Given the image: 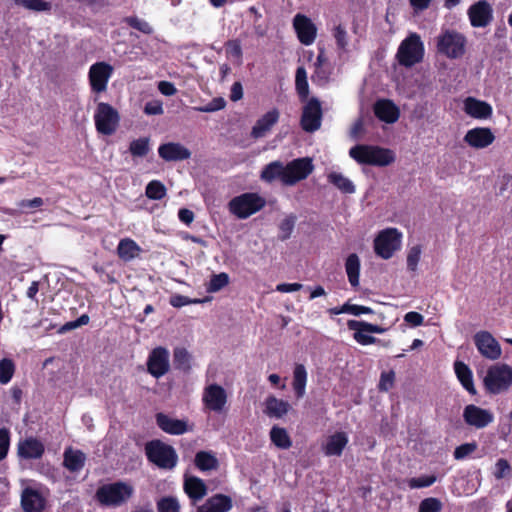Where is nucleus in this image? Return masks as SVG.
<instances>
[{
  "label": "nucleus",
  "mask_w": 512,
  "mask_h": 512,
  "mask_svg": "<svg viewBox=\"0 0 512 512\" xmlns=\"http://www.w3.org/2000/svg\"><path fill=\"white\" fill-rule=\"evenodd\" d=\"M295 87L301 101H306L309 95V85L306 69L302 66L296 70Z\"/></svg>",
  "instance_id": "obj_38"
},
{
  "label": "nucleus",
  "mask_w": 512,
  "mask_h": 512,
  "mask_svg": "<svg viewBox=\"0 0 512 512\" xmlns=\"http://www.w3.org/2000/svg\"><path fill=\"white\" fill-rule=\"evenodd\" d=\"M402 234L396 228L382 230L374 240L375 253L383 258L390 259L401 246Z\"/></svg>",
  "instance_id": "obj_10"
},
{
  "label": "nucleus",
  "mask_w": 512,
  "mask_h": 512,
  "mask_svg": "<svg viewBox=\"0 0 512 512\" xmlns=\"http://www.w3.org/2000/svg\"><path fill=\"white\" fill-rule=\"evenodd\" d=\"M345 270L351 286L358 287L360 274V259L357 254L352 253L347 257L345 262Z\"/></svg>",
  "instance_id": "obj_35"
},
{
  "label": "nucleus",
  "mask_w": 512,
  "mask_h": 512,
  "mask_svg": "<svg viewBox=\"0 0 512 512\" xmlns=\"http://www.w3.org/2000/svg\"><path fill=\"white\" fill-rule=\"evenodd\" d=\"M314 73L311 76L312 82L318 86H325L330 81L332 68L330 65L314 66Z\"/></svg>",
  "instance_id": "obj_42"
},
{
  "label": "nucleus",
  "mask_w": 512,
  "mask_h": 512,
  "mask_svg": "<svg viewBox=\"0 0 512 512\" xmlns=\"http://www.w3.org/2000/svg\"><path fill=\"white\" fill-rule=\"evenodd\" d=\"M63 465L71 472H79L85 465L86 456L81 450H73L71 447L64 451Z\"/></svg>",
  "instance_id": "obj_31"
},
{
  "label": "nucleus",
  "mask_w": 512,
  "mask_h": 512,
  "mask_svg": "<svg viewBox=\"0 0 512 512\" xmlns=\"http://www.w3.org/2000/svg\"><path fill=\"white\" fill-rule=\"evenodd\" d=\"M435 40L437 52L449 59H459L465 54L466 37L455 30L442 31Z\"/></svg>",
  "instance_id": "obj_4"
},
{
  "label": "nucleus",
  "mask_w": 512,
  "mask_h": 512,
  "mask_svg": "<svg viewBox=\"0 0 512 512\" xmlns=\"http://www.w3.org/2000/svg\"><path fill=\"white\" fill-rule=\"evenodd\" d=\"M203 301L200 299H190L187 296L183 295H173L170 298V304L175 308H180L189 304L202 303Z\"/></svg>",
  "instance_id": "obj_57"
},
{
  "label": "nucleus",
  "mask_w": 512,
  "mask_h": 512,
  "mask_svg": "<svg viewBox=\"0 0 512 512\" xmlns=\"http://www.w3.org/2000/svg\"><path fill=\"white\" fill-rule=\"evenodd\" d=\"M483 384L491 394L506 391L512 385V368L507 364L492 365L483 378Z\"/></svg>",
  "instance_id": "obj_7"
},
{
  "label": "nucleus",
  "mask_w": 512,
  "mask_h": 512,
  "mask_svg": "<svg viewBox=\"0 0 512 512\" xmlns=\"http://www.w3.org/2000/svg\"><path fill=\"white\" fill-rule=\"evenodd\" d=\"M150 152L148 137L139 138L130 142V154L134 157H144Z\"/></svg>",
  "instance_id": "obj_44"
},
{
  "label": "nucleus",
  "mask_w": 512,
  "mask_h": 512,
  "mask_svg": "<svg viewBox=\"0 0 512 512\" xmlns=\"http://www.w3.org/2000/svg\"><path fill=\"white\" fill-rule=\"evenodd\" d=\"M477 449L476 442L462 444L454 450V458L456 460H462L472 454Z\"/></svg>",
  "instance_id": "obj_51"
},
{
  "label": "nucleus",
  "mask_w": 512,
  "mask_h": 512,
  "mask_svg": "<svg viewBox=\"0 0 512 512\" xmlns=\"http://www.w3.org/2000/svg\"><path fill=\"white\" fill-rule=\"evenodd\" d=\"M313 169L312 160L308 157L294 159L286 165L276 160L263 167L260 179L269 184L279 180L285 186H293L297 182L306 179Z\"/></svg>",
  "instance_id": "obj_1"
},
{
  "label": "nucleus",
  "mask_w": 512,
  "mask_h": 512,
  "mask_svg": "<svg viewBox=\"0 0 512 512\" xmlns=\"http://www.w3.org/2000/svg\"><path fill=\"white\" fill-rule=\"evenodd\" d=\"M329 183L333 184L339 191L344 194H353L356 190L353 182L339 172H330L327 175Z\"/></svg>",
  "instance_id": "obj_34"
},
{
  "label": "nucleus",
  "mask_w": 512,
  "mask_h": 512,
  "mask_svg": "<svg viewBox=\"0 0 512 512\" xmlns=\"http://www.w3.org/2000/svg\"><path fill=\"white\" fill-rule=\"evenodd\" d=\"M421 247L419 245L410 248L407 255V268L411 271L417 269L418 262L421 257Z\"/></svg>",
  "instance_id": "obj_52"
},
{
  "label": "nucleus",
  "mask_w": 512,
  "mask_h": 512,
  "mask_svg": "<svg viewBox=\"0 0 512 512\" xmlns=\"http://www.w3.org/2000/svg\"><path fill=\"white\" fill-rule=\"evenodd\" d=\"M158 512H180V503L177 498L165 496L157 501Z\"/></svg>",
  "instance_id": "obj_46"
},
{
  "label": "nucleus",
  "mask_w": 512,
  "mask_h": 512,
  "mask_svg": "<svg viewBox=\"0 0 512 512\" xmlns=\"http://www.w3.org/2000/svg\"><path fill=\"white\" fill-rule=\"evenodd\" d=\"M233 508V500L225 494H215L209 497L196 512H229Z\"/></svg>",
  "instance_id": "obj_24"
},
{
  "label": "nucleus",
  "mask_w": 512,
  "mask_h": 512,
  "mask_svg": "<svg viewBox=\"0 0 512 512\" xmlns=\"http://www.w3.org/2000/svg\"><path fill=\"white\" fill-rule=\"evenodd\" d=\"M404 320L410 325L416 327L423 324L424 317L418 312L411 311L404 316Z\"/></svg>",
  "instance_id": "obj_62"
},
{
  "label": "nucleus",
  "mask_w": 512,
  "mask_h": 512,
  "mask_svg": "<svg viewBox=\"0 0 512 512\" xmlns=\"http://www.w3.org/2000/svg\"><path fill=\"white\" fill-rule=\"evenodd\" d=\"M334 38L336 40L337 47L341 50H345L348 46V36L346 30L338 25L334 28Z\"/></svg>",
  "instance_id": "obj_56"
},
{
  "label": "nucleus",
  "mask_w": 512,
  "mask_h": 512,
  "mask_svg": "<svg viewBox=\"0 0 512 512\" xmlns=\"http://www.w3.org/2000/svg\"><path fill=\"white\" fill-rule=\"evenodd\" d=\"M374 113L377 118L386 123H394L399 118L398 107L388 99L378 100L374 104Z\"/></svg>",
  "instance_id": "obj_27"
},
{
  "label": "nucleus",
  "mask_w": 512,
  "mask_h": 512,
  "mask_svg": "<svg viewBox=\"0 0 512 512\" xmlns=\"http://www.w3.org/2000/svg\"><path fill=\"white\" fill-rule=\"evenodd\" d=\"M45 453L44 444L36 437L30 436L18 442L17 455L21 459H40Z\"/></svg>",
  "instance_id": "obj_20"
},
{
  "label": "nucleus",
  "mask_w": 512,
  "mask_h": 512,
  "mask_svg": "<svg viewBox=\"0 0 512 512\" xmlns=\"http://www.w3.org/2000/svg\"><path fill=\"white\" fill-rule=\"evenodd\" d=\"M170 369V354L168 349L159 346L154 348L147 359V370L155 378L164 376Z\"/></svg>",
  "instance_id": "obj_14"
},
{
  "label": "nucleus",
  "mask_w": 512,
  "mask_h": 512,
  "mask_svg": "<svg viewBox=\"0 0 512 512\" xmlns=\"http://www.w3.org/2000/svg\"><path fill=\"white\" fill-rule=\"evenodd\" d=\"M229 283V276L227 273L222 272L219 274L212 275L208 285L207 291L210 293H215L223 289Z\"/></svg>",
  "instance_id": "obj_48"
},
{
  "label": "nucleus",
  "mask_w": 512,
  "mask_h": 512,
  "mask_svg": "<svg viewBox=\"0 0 512 512\" xmlns=\"http://www.w3.org/2000/svg\"><path fill=\"white\" fill-rule=\"evenodd\" d=\"M10 446V432L7 428H0V461L6 458Z\"/></svg>",
  "instance_id": "obj_54"
},
{
  "label": "nucleus",
  "mask_w": 512,
  "mask_h": 512,
  "mask_svg": "<svg viewBox=\"0 0 512 512\" xmlns=\"http://www.w3.org/2000/svg\"><path fill=\"white\" fill-rule=\"evenodd\" d=\"M226 46V53L229 57H234L237 59L238 63H242V48L241 43L237 39L229 40L225 44Z\"/></svg>",
  "instance_id": "obj_50"
},
{
  "label": "nucleus",
  "mask_w": 512,
  "mask_h": 512,
  "mask_svg": "<svg viewBox=\"0 0 512 512\" xmlns=\"http://www.w3.org/2000/svg\"><path fill=\"white\" fill-rule=\"evenodd\" d=\"M496 471L494 472V476L497 479H502L505 476L509 475L511 473V466L505 459H499L496 462Z\"/></svg>",
  "instance_id": "obj_59"
},
{
  "label": "nucleus",
  "mask_w": 512,
  "mask_h": 512,
  "mask_svg": "<svg viewBox=\"0 0 512 512\" xmlns=\"http://www.w3.org/2000/svg\"><path fill=\"white\" fill-rule=\"evenodd\" d=\"M424 57V44L417 33H410L399 45L396 58L400 65L412 67Z\"/></svg>",
  "instance_id": "obj_5"
},
{
  "label": "nucleus",
  "mask_w": 512,
  "mask_h": 512,
  "mask_svg": "<svg viewBox=\"0 0 512 512\" xmlns=\"http://www.w3.org/2000/svg\"><path fill=\"white\" fill-rule=\"evenodd\" d=\"M297 217L293 214H290L286 216L279 224V239L281 240H287L290 238L295 224H296Z\"/></svg>",
  "instance_id": "obj_47"
},
{
  "label": "nucleus",
  "mask_w": 512,
  "mask_h": 512,
  "mask_svg": "<svg viewBox=\"0 0 512 512\" xmlns=\"http://www.w3.org/2000/svg\"><path fill=\"white\" fill-rule=\"evenodd\" d=\"M130 27H133L145 34H151L153 32L150 24L139 18H130Z\"/></svg>",
  "instance_id": "obj_60"
},
{
  "label": "nucleus",
  "mask_w": 512,
  "mask_h": 512,
  "mask_svg": "<svg viewBox=\"0 0 512 512\" xmlns=\"http://www.w3.org/2000/svg\"><path fill=\"white\" fill-rule=\"evenodd\" d=\"M118 111L110 104L100 102L94 114L95 127L98 133L106 136L113 135L119 126Z\"/></svg>",
  "instance_id": "obj_8"
},
{
  "label": "nucleus",
  "mask_w": 512,
  "mask_h": 512,
  "mask_svg": "<svg viewBox=\"0 0 512 512\" xmlns=\"http://www.w3.org/2000/svg\"><path fill=\"white\" fill-rule=\"evenodd\" d=\"M464 111L467 115L476 119H488L492 115V107L485 101L468 97L464 101Z\"/></svg>",
  "instance_id": "obj_28"
},
{
  "label": "nucleus",
  "mask_w": 512,
  "mask_h": 512,
  "mask_svg": "<svg viewBox=\"0 0 512 512\" xmlns=\"http://www.w3.org/2000/svg\"><path fill=\"white\" fill-rule=\"evenodd\" d=\"M322 107L316 97L310 98L303 106L301 115V127L306 132H314L321 126Z\"/></svg>",
  "instance_id": "obj_13"
},
{
  "label": "nucleus",
  "mask_w": 512,
  "mask_h": 512,
  "mask_svg": "<svg viewBox=\"0 0 512 512\" xmlns=\"http://www.w3.org/2000/svg\"><path fill=\"white\" fill-rule=\"evenodd\" d=\"M467 13L473 27L484 28L493 20V9L486 0H480L471 5Z\"/></svg>",
  "instance_id": "obj_18"
},
{
  "label": "nucleus",
  "mask_w": 512,
  "mask_h": 512,
  "mask_svg": "<svg viewBox=\"0 0 512 512\" xmlns=\"http://www.w3.org/2000/svg\"><path fill=\"white\" fill-rule=\"evenodd\" d=\"M146 196L152 200H161L166 196V187L158 180H152L146 186Z\"/></svg>",
  "instance_id": "obj_45"
},
{
  "label": "nucleus",
  "mask_w": 512,
  "mask_h": 512,
  "mask_svg": "<svg viewBox=\"0 0 512 512\" xmlns=\"http://www.w3.org/2000/svg\"><path fill=\"white\" fill-rule=\"evenodd\" d=\"M145 452L148 460L161 469L170 470L177 464L178 456L175 449L160 440L146 443Z\"/></svg>",
  "instance_id": "obj_6"
},
{
  "label": "nucleus",
  "mask_w": 512,
  "mask_h": 512,
  "mask_svg": "<svg viewBox=\"0 0 512 512\" xmlns=\"http://www.w3.org/2000/svg\"><path fill=\"white\" fill-rule=\"evenodd\" d=\"M184 491L193 501H199L207 494V487L202 479L191 476L184 480Z\"/></svg>",
  "instance_id": "obj_30"
},
{
  "label": "nucleus",
  "mask_w": 512,
  "mask_h": 512,
  "mask_svg": "<svg viewBox=\"0 0 512 512\" xmlns=\"http://www.w3.org/2000/svg\"><path fill=\"white\" fill-rule=\"evenodd\" d=\"M371 313H373V310L370 307L351 304L348 302V314H351L354 316H360L361 314H371Z\"/></svg>",
  "instance_id": "obj_61"
},
{
  "label": "nucleus",
  "mask_w": 512,
  "mask_h": 512,
  "mask_svg": "<svg viewBox=\"0 0 512 512\" xmlns=\"http://www.w3.org/2000/svg\"><path fill=\"white\" fill-rule=\"evenodd\" d=\"M347 327L349 330L354 331L353 338L361 345H370L378 342L377 338L368 333L382 334L386 331V328L379 325L358 320H348Z\"/></svg>",
  "instance_id": "obj_12"
},
{
  "label": "nucleus",
  "mask_w": 512,
  "mask_h": 512,
  "mask_svg": "<svg viewBox=\"0 0 512 512\" xmlns=\"http://www.w3.org/2000/svg\"><path fill=\"white\" fill-rule=\"evenodd\" d=\"M307 383V371L303 364H296L293 371V389L298 398H302L305 394Z\"/></svg>",
  "instance_id": "obj_36"
},
{
  "label": "nucleus",
  "mask_w": 512,
  "mask_h": 512,
  "mask_svg": "<svg viewBox=\"0 0 512 512\" xmlns=\"http://www.w3.org/2000/svg\"><path fill=\"white\" fill-rule=\"evenodd\" d=\"M156 423L161 430L171 435H181L188 431L186 421L172 418L164 413L156 414Z\"/></svg>",
  "instance_id": "obj_26"
},
{
  "label": "nucleus",
  "mask_w": 512,
  "mask_h": 512,
  "mask_svg": "<svg viewBox=\"0 0 512 512\" xmlns=\"http://www.w3.org/2000/svg\"><path fill=\"white\" fill-rule=\"evenodd\" d=\"M158 90L165 96H172L177 92L174 84L168 81H160L158 83Z\"/></svg>",
  "instance_id": "obj_63"
},
{
  "label": "nucleus",
  "mask_w": 512,
  "mask_h": 512,
  "mask_svg": "<svg viewBox=\"0 0 512 512\" xmlns=\"http://www.w3.org/2000/svg\"><path fill=\"white\" fill-rule=\"evenodd\" d=\"M113 74V67L106 62H96L90 66L88 80L92 93L106 92L109 79Z\"/></svg>",
  "instance_id": "obj_11"
},
{
  "label": "nucleus",
  "mask_w": 512,
  "mask_h": 512,
  "mask_svg": "<svg viewBox=\"0 0 512 512\" xmlns=\"http://www.w3.org/2000/svg\"><path fill=\"white\" fill-rule=\"evenodd\" d=\"M463 419L467 425L482 429L494 421V415L487 409L469 404L464 408Z\"/></svg>",
  "instance_id": "obj_16"
},
{
  "label": "nucleus",
  "mask_w": 512,
  "mask_h": 512,
  "mask_svg": "<svg viewBox=\"0 0 512 512\" xmlns=\"http://www.w3.org/2000/svg\"><path fill=\"white\" fill-rule=\"evenodd\" d=\"M474 343L477 350L483 357L489 360H497L501 357V346L490 332H477L474 335Z\"/></svg>",
  "instance_id": "obj_15"
},
{
  "label": "nucleus",
  "mask_w": 512,
  "mask_h": 512,
  "mask_svg": "<svg viewBox=\"0 0 512 512\" xmlns=\"http://www.w3.org/2000/svg\"><path fill=\"white\" fill-rule=\"evenodd\" d=\"M175 368L184 372H188L191 369V355L187 349L183 347H177L173 352Z\"/></svg>",
  "instance_id": "obj_39"
},
{
  "label": "nucleus",
  "mask_w": 512,
  "mask_h": 512,
  "mask_svg": "<svg viewBox=\"0 0 512 512\" xmlns=\"http://www.w3.org/2000/svg\"><path fill=\"white\" fill-rule=\"evenodd\" d=\"M146 115H162L164 113L163 103L160 100H151L144 106Z\"/></svg>",
  "instance_id": "obj_58"
},
{
  "label": "nucleus",
  "mask_w": 512,
  "mask_h": 512,
  "mask_svg": "<svg viewBox=\"0 0 512 512\" xmlns=\"http://www.w3.org/2000/svg\"><path fill=\"white\" fill-rule=\"evenodd\" d=\"M349 156L359 164L388 166L395 161L392 150L379 146L358 144L349 150Z\"/></svg>",
  "instance_id": "obj_2"
},
{
  "label": "nucleus",
  "mask_w": 512,
  "mask_h": 512,
  "mask_svg": "<svg viewBox=\"0 0 512 512\" xmlns=\"http://www.w3.org/2000/svg\"><path fill=\"white\" fill-rule=\"evenodd\" d=\"M279 111L272 109L257 120L251 130V136L255 139L263 138L279 120Z\"/></svg>",
  "instance_id": "obj_25"
},
{
  "label": "nucleus",
  "mask_w": 512,
  "mask_h": 512,
  "mask_svg": "<svg viewBox=\"0 0 512 512\" xmlns=\"http://www.w3.org/2000/svg\"><path fill=\"white\" fill-rule=\"evenodd\" d=\"M20 503L23 512H43L46 507L45 497L32 487L22 490Z\"/></svg>",
  "instance_id": "obj_21"
},
{
  "label": "nucleus",
  "mask_w": 512,
  "mask_h": 512,
  "mask_svg": "<svg viewBox=\"0 0 512 512\" xmlns=\"http://www.w3.org/2000/svg\"><path fill=\"white\" fill-rule=\"evenodd\" d=\"M265 205L266 200L264 197L258 193L246 192L232 198L228 203V209L238 219H247L263 209Z\"/></svg>",
  "instance_id": "obj_3"
},
{
  "label": "nucleus",
  "mask_w": 512,
  "mask_h": 512,
  "mask_svg": "<svg viewBox=\"0 0 512 512\" xmlns=\"http://www.w3.org/2000/svg\"><path fill=\"white\" fill-rule=\"evenodd\" d=\"M158 154L167 162L182 161L191 157V152L188 148L175 142L160 145L158 148Z\"/></svg>",
  "instance_id": "obj_23"
},
{
  "label": "nucleus",
  "mask_w": 512,
  "mask_h": 512,
  "mask_svg": "<svg viewBox=\"0 0 512 512\" xmlns=\"http://www.w3.org/2000/svg\"><path fill=\"white\" fill-rule=\"evenodd\" d=\"M272 443L280 449H289L292 446L291 438L286 429L273 426L270 430Z\"/></svg>",
  "instance_id": "obj_37"
},
{
  "label": "nucleus",
  "mask_w": 512,
  "mask_h": 512,
  "mask_svg": "<svg viewBox=\"0 0 512 512\" xmlns=\"http://www.w3.org/2000/svg\"><path fill=\"white\" fill-rule=\"evenodd\" d=\"M435 482H436L435 475L420 476V477L409 479L408 486L411 489H418V488L429 487L432 484H434Z\"/></svg>",
  "instance_id": "obj_49"
},
{
  "label": "nucleus",
  "mask_w": 512,
  "mask_h": 512,
  "mask_svg": "<svg viewBox=\"0 0 512 512\" xmlns=\"http://www.w3.org/2000/svg\"><path fill=\"white\" fill-rule=\"evenodd\" d=\"M128 497V484L114 482L100 486L95 493L96 501L104 507H117Z\"/></svg>",
  "instance_id": "obj_9"
},
{
  "label": "nucleus",
  "mask_w": 512,
  "mask_h": 512,
  "mask_svg": "<svg viewBox=\"0 0 512 512\" xmlns=\"http://www.w3.org/2000/svg\"><path fill=\"white\" fill-rule=\"evenodd\" d=\"M395 373L394 371L382 372L380 376V381L378 384V388L380 391L387 392L389 391L394 384Z\"/></svg>",
  "instance_id": "obj_55"
},
{
  "label": "nucleus",
  "mask_w": 512,
  "mask_h": 512,
  "mask_svg": "<svg viewBox=\"0 0 512 512\" xmlns=\"http://www.w3.org/2000/svg\"><path fill=\"white\" fill-rule=\"evenodd\" d=\"M15 4L27 10L34 12H47L52 8V4L46 0H13Z\"/></svg>",
  "instance_id": "obj_41"
},
{
  "label": "nucleus",
  "mask_w": 512,
  "mask_h": 512,
  "mask_svg": "<svg viewBox=\"0 0 512 512\" xmlns=\"http://www.w3.org/2000/svg\"><path fill=\"white\" fill-rule=\"evenodd\" d=\"M442 508L440 500L437 498H426L419 505V512H439Z\"/></svg>",
  "instance_id": "obj_53"
},
{
  "label": "nucleus",
  "mask_w": 512,
  "mask_h": 512,
  "mask_svg": "<svg viewBox=\"0 0 512 512\" xmlns=\"http://www.w3.org/2000/svg\"><path fill=\"white\" fill-rule=\"evenodd\" d=\"M290 404L287 401L268 396L265 400V414L273 418H282L289 411Z\"/></svg>",
  "instance_id": "obj_32"
},
{
  "label": "nucleus",
  "mask_w": 512,
  "mask_h": 512,
  "mask_svg": "<svg viewBox=\"0 0 512 512\" xmlns=\"http://www.w3.org/2000/svg\"><path fill=\"white\" fill-rule=\"evenodd\" d=\"M293 27L302 44L311 45L314 42L317 28L310 18L303 14H296L293 19Z\"/></svg>",
  "instance_id": "obj_19"
},
{
  "label": "nucleus",
  "mask_w": 512,
  "mask_h": 512,
  "mask_svg": "<svg viewBox=\"0 0 512 512\" xmlns=\"http://www.w3.org/2000/svg\"><path fill=\"white\" fill-rule=\"evenodd\" d=\"M347 444V434L336 432L327 438L325 444L322 445V450L326 456H340Z\"/></svg>",
  "instance_id": "obj_29"
},
{
  "label": "nucleus",
  "mask_w": 512,
  "mask_h": 512,
  "mask_svg": "<svg viewBox=\"0 0 512 512\" xmlns=\"http://www.w3.org/2000/svg\"><path fill=\"white\" fill-rule=\"evenodd\" d=\"M15 363L10 358L0 360V384H7L11 381L15 373Z\"/></svg>",
  "instance_id": "obj_43"
},
{
  "label": "nucleus",
  "mask_w": 512,
  "mask_h": 512,
  "mask_svg": "<svg viewBox=\"0 0 512 512\" xmlns=\"http://www.w3.org/2000/svg\"><path fill=\"white\" fill-rule=\"evenodd\" d=\"M202 400L209 410L220 413L227 403V393L222 386L210 384L204 388Z\"/></svg>",
  "instance_id": "obj_17"
},
{
  "label": "nucleus",
  "mask_w": 512,
  "mask_h": 512,
  "mask_svg": "<svg viewBox=\"0 0 512 512\" xmlns=\"http://www.w3.org/2000/svg\"><path fill=\"white\" fill-rule=\"evenodd\" d=\"M303 285L300 283H281L276 286V291L281 293L295 292L302 289Z\"/></svg>",
  "instance_id": "obj_64"
},
{
  "label": "nucleus",
  "mask_w": 512,
  "mask_h": 512,
  "mask_svg": "<svg viewBox=\"0 0 512 512\" xmlns=\"http://www.w3.org/2000/svg\"><path fill=\"white\" fill-rule=\"evenodd\" d=\"M495 140L492 130L488 127H476L467 131L464 141L471 147L483 149L491 145Z\"/></svg>",
  "instance_id": "obj_22"
},
{
  "label": "nucleus",
  "mask_w": 512,
  "mask_h": 512,
  "mask_svg": "<svg viewBox=\"0 0 512 512\" xmlns=\"http://www.w3.org/2000/svg\"><path fill=\"white\" fill-rule=\"evenodd\" d=\"M195 465L202 471L212 470L217 468L218 460L211 452L200 451L195 456Z\"/></svg>",
  "instance_id": "obj_40"
},
{
  "label": "nucleus",
  "mask_w": 512,
  "mask_h": 512,
  "mask_svg": "<svg viewBox=\"0 0 512 512\" xmlns=\"http://www.w3.org/2000/svg\"><path fill=\"white\" fill-rule=\"evenodd\" d=\"M454 370L462 386L470 394L475 395L476 389L473 383V375L471 369L465 363L461 361H456L454 363Z\"/></svg>",
  "instance_id": "obj_33"
}]
</instances>
